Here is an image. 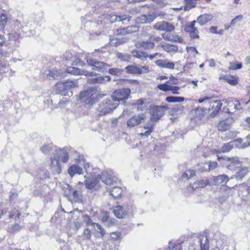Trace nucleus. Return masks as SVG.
I'll return each instance as SVG.
<instances>
[{
	"label": "nucleus",
	"instance_id": "1",
	"mask_svg": "<svg viewBox=\"0 0 250 250\" xmlns=\"http://www.w3.org/2000/svg\"><path fill=\"white\" fill-rule=\"evenodd\" d=\"M78 86V83L77 80H68L64 82H58L56 84L57 90L62 96L69 97H72L73 95V92L70 89Z\"/></svg>",
	"mask_w": 250,
	"mask_h": 250
},
{
	"label": "nucleus",
	"instance_id": "2",
	"mask_svg": "<svg viewBox=\"0 0 250 250\" xmlns=\"http://www.w3.org/2000/svg\"><path fill=\"white\" fill-rule=\"evenodd\" d=\"M119 104L115 103L110 98H107L100 104L97 109V114L100 116L109 114Z\"/></svg>",
	"mask_w": 250,
	"mask_h": 250
},
{
	"label": "nucleus",
	"instance_id": "3",
	"mask_svg": "<svg viewBox=\"0 0 250 250\" xmlns=\"http://www.w3.org/2000/svg\"><path fill=\"white\" fill-rule=\"evenodd\" d=\"M131 90L129 88H122L114 91L111 96V99L115 103L119 104L120 102L124 103V101L128 99Z\"/></svg>",
	"mask_w": 250,
	"mask_h": 250
},
{
	"label": "nucleus",
	"instance_id": "4",
	"mask_svg": "<svg viewBox=\"0 0 250 250\" xmlns=\"http://www.w3.org/2000/svg\"><path fill=\"white\" fill-rule=\"evenodd\" d=\"M168 108L167 105H154L150 108V121L156 122L163 116Z\"/></svg>",
	"mask_w": 250,
	"mask_h": 250
},
{
	"label": "nucleus",
	"instance_id": "5",
	"mask_svg": "<svg viewBox=\"0 0 250 250\" xmlns=\"http://www.w3.org/2000/svg\"><path fill=\"white\" fill-rule=\"evenodd\" d=\"M86 61L88 66L92 67L93 70L100 72H104L110 66L109 64L105 62L96 61L92 58L87 57Z\"/></svg>",
	"mask_w": 250,
	"mask_h": 250
},
{
	"label": "nucleus",
	"instance_id": "6",
	"mask_svg": "<svg viewBox=\"0 0 250 250\" xmlns=\"http://www.w3.org/2000/svg\"><path fill=\"white\" fill-rule=\"evenodd\" d=\"M160 39L159 37H154L153 36H150L148 41H138L136 46L137 48H142L145 50H151L154 48L155 43L154 40L158 41Z\"/></svg>",
	"mask_w": 250,
	"mask_h": 250
},
{
	"label": "nucleus",
	"instance_id": "7",
	"mask_svg": "<svg viewBox=\"0 0 250 250\" xmlns=\"http://www.w3.org/2000/svg\"><path fill=\"white\" fill-rule=\"evenodd\" d=\"M146 118V115L144 113L135 114L127 121V126L130 128H133L141 124Z\"/></svg>",
	"mask_w": 250,
	"mask_h": 250
},
{
	"label": "nucleus",
	"instance_id": "8",
	"mask_svg": "<svg viewBox=\"0 0 250 250\" xmlns=\"http://www.w3.org/2000/svg\"><path fill=\"white\" fill-rule=\"evenodd\" d=\"M246 124L250 127V117L247 118L245 120ZM247 140L244 142L241 138L235 139V147L239 149H245L250 146V134L246 137Z\"/></svg>",
	"mask_w": 250,
	"mask_h": 250
},
{
	"label": "nucleus",
	"instance_id": "9",
	"mask_svg": "<svg viewBox=\"0 0 250 250\" xmlns=\"http://www.w3.org/2000/svg\"><path fill=\"white\" fill-rule=\"evenodd\" d=\"M153 28L156 30L166 32H171L175 29L174 26L172 23L165 21L155 23Z\"/></svg>",
	"mask_w": 250,
	"mask_h": 250
},
{
	"label": "nucleus",
	"instance_id": "10",
	"mask_svg": "<svg viewBox=\"0 0 250 250\" xmlns=\"http://www.w3.org/2000/svg\"><path fill=\"white\" fill-rule=\"evenodd\" d=\"M50 167L54 175H58L61 173L62 168L59 163V157L56 154L51 158Z\"/></svg>",
	"mask_w": 250,
	"mask_h": 250
},
{
	"label": "nucleus",
	"instance_id": "11",
	"mask_svg": "<svg viewBox=\"0 0 250 250\" xmlns=\"http://www.w3.org/2000/svg\"><path fill=\"white\" fill-rule=\"evenodd\" d=\"M100 177L102 178V180L103 181L104 180V175L102 176H100L99 174L95 175L94 176H92L91 177H86L84 176V177L86 178L85 179V186L86 188L88 189H92L95 188L98 183V178Z\"/></svg>",
	"mask_w": 250,
	"mask_h": 250
},
{
	"label": "nucleus",
	"instance_id": "12",
	"mask_svg": "<svg viewBox=\"0 0 250 250\" xmlns=\"http://www.w3.org/2000/svg\"><path fill=\"white\" fill-rule=\"evenodd\" d=\"M210 103V108H209L210 116L211 117H214L220 110L222 106V103L220 101H213L209 102Z\"/></svg>",
	"mask_w": 250,
	"mask_h": 250
},
{
	"label": "nucleus",
	"instance_id": "13",
	"mask_svg": "<svg viewBox=\"0 0 250 250\" xmlns=\"http://www.w3.org/2000/svg\"><path fill=\"white\" fill-rule=\"evenodd\" d=\"M131 17L129 15L123 14L121 15H112L110 16V21L112 23L116 22H120L122 24H125V21L127 20L129 21L131 20Z\"/></svg>",
	"mask_w": 250,
	"mask_h": 250
},
{
	"label": "nucleus",
	"instance_id": "14",
	"mask_svg": "<svg viewBox=\"0 0 250 250\" xmlns=\"http://www.w3.org/2000/svg\"><path fill=\"white\" fill-rule=\"evenodd\" d=\"M155 19L152 15H142L136 19V22L138 24L150 23Z\"/></svg>",
	"mask_w": 250,
	"mask_h": 250
},
{
	"label": "nucleus",
	"instance_id": "15",
	"mask_svg": "<svg viewBox=\"0 0 250 250\" xmlns=\"http://www.w3.org/2000/svg\"><path fill=\"white\" fill-rule=\"evenodd\" d=\"M155 62L158 66L164 68L173 69L175 66V63L169 62L167 59L158 60Z\"/></svg>",
	"mask_w": 250,
	"mask_h": 250
},
{
	"label": "nucleus",
	"instance_id": "16",
	"mask_svg": "<svg viewBox=\"0 0 250 250\" xmlns=\"http://www.w3.org/2000/svg\"><path fill=\"white\" fill-rule=\"evenodd\" d=\"M142 69L147 71V68L146 66H142V68L135 66V65H128L125 67V70L126 72L134 74H141L142 73Z\"/></svg>",
	"mask_w": 250,
	"mask_h": 250
},
{
	"label": "nucleus",
	"instance_id": "17",
	"mask_svg": "<svg viewBox=\"0 0 250 250\" xmlns=\"http://www.w3.org/2000/svg\"><path fill=\"white\" fill-rule=\"evenodd\" d=\"M213 18V16L212 14H204L198 17L197 19V22L198 23L200 26H203L211 21Z\"/></svg>",
	"mask_w": 250,
	"mask_h": 250
},
{
	"label": "nucleus",
	"instance_id": "18",
	"mask_svg": "<svg viewBox=\"0 0 250 250\" xmlns=\"http://www.w3.org/2000/svg\"><path fill=\"white\" fill-rule=\"evenodd\" d=\"M161 46L164 50L168 53H176L178 51V50L177 45L166 43L165 42H161Z\"/></svg>",
	"mask_w": 250,
	"mask_h": 250
},
{
	"label": "nucleus",
	"instance_id": "19",
	"mask_svg": "<svg viewBox=\"0 0 250 250\" xmlns=\"http://www.w3.org/2000/svg\"><path fill=\"white\" fill-rule=\"evenodd\" d=\"M139 30V27L136 25H131L125 28H123L118 30L119 34H127L137 32Z\"/></svg>",
	"mask_w": 250,
	"mask_h": 250
},
{
	"label": "nucleus",
	"instance_id": "20",
	"mask_svg": "<svg viewBox=\"0 0 250 250\" xmlns=\"http://www.w3.org/2000/svg\"><path fill=\"white\" fill-rule=\"evenodd\" d=\"M81 165H73L71 167H70L68 169V174L72 177L74 174L77 173L79 174H81L83 173V169L80 166Z\"/></svg>",
	"mask_w": 250,
	"mask_h": 250
},
{
	"label": "nucleus",
	"instance_id": "21",
	"mask_svg": "<svg viewBox=\"0 0 250 250\" xmlns=\"http://www.w3.org/2000/svg\"><path fill=\"white\" fill-rule=\"evenodd\" d=\"M249 168L247 167L239 168L235 167V179L237 180H241L249 172Z\"/></svg>",
	"mask_w": 250,
	"mask_h": 250
},
{
	"label": "nucleus",
	"instance_id": "22",
	"mask_svg": "<svg viewBox=\"0 0 250 250\" xmlns=\"http://www.w3.org/2000/svg\"><path fill=\"white\" fill-rule=\"evenodd\" d=\"M113 212L115 216L118 218H124L126 215V212L124 210L121 206H117L113 208Z\"/></svg>",
	"mask_w": 250,
	"mask_h": 250
},
{
	"label": "nucleus",
	"instance_id": "23",
	"mask_svg": "<svg viewBox=\"0 0 250 250\" xmlns=\"http://www.w3.org/2000/svg\"><path fill=\"white\" fill-rule=\"evenodd\" d=\"M209 184L208 179H202L198 180L197 182H194L190 185V187L192 189H196L198 188H204Z\"/></svg>",
	"mask_w": 250,
	"mask_h": 250
},
{
	"label": "nucleus",
	"instance_id": "24",
	"mask_svg": "<svg viewBox=\"0 0 250 250\" xmlns=\"http://www.w3.org/2000/svg\"><path fill=\"white\" fill-rule=\"evenodd\" d=\"M229 177L226 175H220L217 177H214V182L215 185L219 186L221 185L222 186L225 185L228 181Z\"/></svg>",
	"mask_w": 250,
	"mask_h": 250
},
{
	"label": "nucleus",
	"instance_id": "25",
	"mask_svg": "<svg viewBox=\"0 0 250 250\" xmlns=\"http://www.w3.org/2000/svg\"><path fill=\"white\" fill-rule=\"evenodd\" d=\"M233 146L234 141H231L225 144L221 148L219 149H214L213 151L216 153H219L221 152H228L233 148Z\"/></svg>",
	"mask_w": 250,
	"mask_h": 250
},
{
	"label": "nucleus",
	"instance_id": "26",
	"mask_svg": "<svg viewBox=\"0 0 250 250\" xmlns=\"http://www.w3.org/2000/svg\"><path fill=\"white\" fill-rule=\"evenodd\" d=\"M168 83H169L168 81L166 82L165 83L158 84L157 88L164 92L175 90V89H180L179 87L169 85Z\"/></svg>",
	"mask_w": 250,
	"mask_h": 250
},
{
	"label": "nucleus",
	"instance_id": "27",
	"mask_svg": "<svg viewBox=\"0 0 250 250\" xmlns=\"http://www.w3.org/2000/svg\"><path fill=\"white\" fill-rule=\"evenodd\" d=\"M131 53L133 57L143 61L146 60L148 57V55L146 52L136 49L133 50Z\"/></svg>",
	"mask_w": 250,
	"mask_h": 250
},
{
	"label": "nucleus",
	"instance_id": "28",
	"mask_svg": "<svg viewBox=\"0 0 250 250\" xmlns=\"http://www.w3.org/2000/svg\"><path fill=\"white\" fill-rule=\"evenodd\" d=\"M231 124L229 119L221 121L218 124V129L221 131H225L230 128Z\"/></svg>",
	"mask_w": 250,
	"mask_h": 250
},
{
	"label": "nucleus",
	"instance_id": "29",
	"mask_svg": "<svg viewBox=\"0 0 250 250\" xmlns=\"http://www.w3.org/2000/svg\"><path fill=\"white\" fill-rule=\"evenodd\" d=\"M55 154L59 156V159L61 158L64 163L66 162L69 159V155L64 149L58 150Z\"/></svg>",
	"mask_w": 250,
	"mask_h": 250
},
{
	"label": "nucleus",
	"instance_id": "30",
	"mask_svg": "<svg viewBox=\"0 0 250 250\" xmlns=\"http://www.w3.org/2000/svg\"><path fill=\"white\" fill-rule=\"evenodd\" d=\"M22 228L23 227L21 225L15 223L10 225L8 228L7 231L10 233H15L20 231Z\"/></svg>",
	"mask_w": 250,
	"mask_h": 250
},
{
	"label": "nucleus",
	"instance_id": "31",
	"mask_svg": "<svg viewBox=\"0 0 250 250\" xmlns=\"http://www.w3.org/2000/svg\"><path fill=\"white\" fill-rule=\"evenodd\" d=\"M109 192L112 196L116 198L120 197L122 194V190L120 187H114L109 190Z\"/></svg>",
	"mask_w": 250,
	"mask_h": 250
},
{
	"label": "nucleus",
	"instance_id": "32",
	"mask_svg": "<svg viewBox=\"0 0 250 250\" xmlns=\"http://www.w3.org/2000/svg\"><path fill=\"white\" fill-rule=\"evenodd\" d=\"M95 89V88L92 87L86 90L82 91L80 94V98L83 99L86 97L88 98L89 97H91L93 95Z\"/></svg>",
	"mask_w": 250,
	"mask_h": 250
},
{
	"label": "nucleus",
	"instance_id": "33",
	"mask_svg": "<svg viewBox=\"0 0 250 250\" xmlns=\"http://www.w3.org/2000/svg\"><path fill=\"white\" fill-rule=\"evenodd\" d=\"M200 243L201 250H208L209 245L208 239L207 236L203 237L202 239H200Z\"/></svg>",
	"mask_w": 250,
	"mask_h": 250
},
{
	"label": "nucleus",
	"instance_id": "34",
	"mask_svg": "<svg viewBox=\"0 0 250 250\" xmlns=\"http://www.w3.org/2000/svg\"><path fill=\"white\" fill-rule=\"evenodd\" d=\"M126 42V40L124 38H114L110 39L109 42L111 46H118Z\"/></svg>",
	"mask_w": 250,
	"mask_h": 250
},
{
	"label": "nucleus",
	"instance_id": "35",
	"mask_svg": "<svg viewBox=\"0 0 250 250\" xmlns=\"http://www.w3.org/2000/svg\"><path fill=\"white\" fill-rule=\"evenodd\" d=\"M184 100L185 98L183 97L168 96L166 98V101L168 103H180Z\"/></svg>",
	"mask_w": 250,
	"mask_h": 250
},
{
	"label": "nucleus",
	"instance_id": "36",
	"mask_svg": "<svg viewBox=\"0 0 250 250\" xmlns=\"http://www.w3.org/2000/svg\"><path fill=\"white\" fill-rule=\"evenodd\" d=\"M72 194L68 196V200L71 201L78 202L80 199V195L79 192L76 190H72Z\"/></svg>",
	"mask_w": 250,
	"mask_h": 250
},
{
	"label": "nucleus",
	"instance_id": "37",
	"mask_svg": "<svg viewBox=\"0 0 250 250\" xmlns=\"http://www.w3.org/2000/svg\"><path fill=\"white\" fill-rule=\"evenodd\" d=\"M154 125V124H146L144 125V128L145 129H147V130L145 131L144 133H141L140 135L141 136L145 135L147 137L148 136L151 134V133L152 132V131L153 130Z\"/></svg>",
	"mask_w": 250,
	"mask_h": 250
},
{
	"label": "nucleus",
	"instance_id": "38",
	"mask_svg": "<svg viewBox=\"0 0 250 250\" xmlns=\"http://www.w3.org/2000/svg\"><path fill=\"white\" fill-rule=\"evenodd\" d=\"M47 76L50 80L58 79L60 78V73L57 70H50Z\"/></svg>",
	"mask_w": 250,
	"mask_h": 250
},
{
	"label": "nucleus",
	"instance_id": "39",
	"mask_svg": "<svg viewBox=\"0 0 250 250\" xmlns=\"http://www.w3.org/2000/svg\"><path fill=\"white\" fill-rule=\"evenodd\" d=\"M185 2V9L189 10L196 5V0H184Z\"/></svg>",
	"mask_w": 250,
	"mask_h": 250
},
{
	"label": "nucleus",
	"instance_id": "40",
	"mask_svg": "<svg viewBox=\"0 0 250 250\" xmlns=\"http://www.w3.org/2000/svg\"><path fill=\"white\" fill-rule=\"evenodd\" d=\"M220 78L224 80L231 85H234V78L233 76L229 75H222Z\"/></svg>",
	"mask_w": 250,
	"mask_h": 250
},
{
	"label": "nucleus",
	"instance_id": "41",
	"mask_svg": "<svg viewBox=\"0 0 250 250\" xmlns=\"http://www.w3.org/2000/svg\"><path fill=\"white\" fill-rule=\"evenodd\" d=\"M196 117L202 119L205 115V110L203 108H198L196 110Z\"/></svg>",
	"mask_w": 250,
	"mask_h": 250
},
{
	"label": "nucleus",
	"instance_id": "42",
	"mask_svg": "<svg viewBox=\"0 0 250 250\" xmlns=\"http://www.w3.org/2000/svg\"><path fill=\"white\" fill-rule=\"evenodd\" d=\"M67 72L75 75H81L82 69L76 67H70L67 69Z\"/></svg>",
	"mask_w": 250,
	"mask_h": 250
},
{
	"label": "nucleus",
	"instance_id": "43",
	"mask_svg": "<svg viewBox=\"0 0 250 250\" xmlns=\"http://www.w3.org/2000/svg\"><path fill=\"white\" fill-rule=\"evenodd\" d=\"M123 72V70L121 69L117 68H112L109 69L108 72L109 74L113 75H116L119 76L120 75L122 72Z\"/></svg>",
	"mask_w": 250,
	"mask_h": 250
},
{
	"label": "nucleus",
	"instance_id": "44",
	"mask_svg": "<svg viewBox=\"0 0 250 250\" xmlns=\"http://www.w3.org/2000/svg\"><path fill=\"white\" fill-rule=\"evenodd\" d=\"M117 57L122 61H127L130 58V55L123 53H118L117 54Z\"/></svg>",
	"mask_w": 250,
	"mask_h": 250
},
{
	"label": "nucleus",
	"instance_id": "45",
	"mask_svg": "<svg viewBox=\"0 0 250 250\" xmlns=\"http://www.w3.org/2000/svg\"><path fill=\"white\" fill-rule=\"evenodd\" d=\"M79 165L81 166H83V168L85 172L87 173L88 168L90 167V164L89 163H86L85 160L83 159L82 161H80Z\"/></svg>",
	"mask_w": 250,
	"mask_h": 250
},
{
	"label": "nucleus",
	"instance_id": "46",
	"mask_svg": "<svg viewBox=\"0 0 250 250\" xmlns=\"http://www.w3.org/2000/svg\"><path fill=\"white\" fill-rule=\"evenodd\" d=\"M52 149V146L49 145H44L41 148V150L44 154L48 153Z\"/></svg>",
	"mask_w": 250,
	"mask_h": 250
},
{
	"label": "nucleus",
	"instance_id": "47",
	"mask_svg": "<svg viewBox=\"0 0 250 250\" xmlns=\"http://www.w3.org/2000/svg\"><path fill=\"white\" fill-rule=\"evenodd\" d=\"M90 82L93 83H103L104 82V77L103 76H99L95 78H94L93 79H91Z\"/></svg>",
	"mask_w": 250,
	"mask_h": 250
},
{
	"label": "nucleus",
	"instance_id": "48",
	"mask_svg": "<svg viewBox=\"0 0 250 250\" xmlns=\"http://www.w3.org/2000/svg\"><path fill=\"white\" fill-rule=\"evenodd\" d=\"M185 107L181 104L176 105L173 108V111L177 113H182L184 110Z\"/></svg>",
	"mask_w": 250,
	"mask_h": 250
},
{
	"label": "nucleus",
	"instance_id": "49",
	"mask_svg": "<svg viewBox=\"0 0 250 250\" xmlns=\"http://www.w3.org/2000/svg\"><path fill=\"white\" fill-rule=\"evenodd\" d=\"M191 38L195 39L199 38V32L197 29H194V30L188 31Z\"/></svg>",
	"mask_w": 250,
	"mask_h": 250
},
{
	"label": "nucleus",
	"instance_id": "50",
	"mask_svg": "<svg viewBox=\"0 0 250 250\" xmlns=\"http://www.w3.org/2000/svg\"><path fill=\"white\" fill-rule=\"evenodd\" d=\"M197 22L196 21H193L191 22H189L188 25L186 26V30L187 31L194 30V29H197L195 27V23Z\"/></svg>",
	"mask_w": 250,
	"mask_h": 250
},
{
	"label": "nucleus",
	"instance_id": "51",
	"mask_svg": "<svg viewBox=\"0 0 250 250\" xmlns=\"http://www.w3.org/2000/svg\"><path fill=\"white\" fill-rule=\"evenodd\" d=\"M84 218V222L87 225L91 226H95L96 223L93 222L92 220L89 216L85 215Z\"/></svg>",
	"mask_w": 250,
	"mask_h": 250
},
{
	"label": "nucleus",
	"instance_id": "52",
	"mask_svg": "<svg viewBox=\"0 0 250 250\" xmlns=\"http://www.w3.org/2000/svg\"><path fill=\"white\" fill-rule=\"evenodd\" d=\"M198 167H199L198 169L201 172H204L205 171L208 170V163H207L199 164L198 165Z\"/></svg>",
	"mask_w": 250,
	"mask_h": 250
},
{
	"label": "nucleus",
	"instance_id": "53",
	"mask_svg": "<svg viewBox=\"0 0 250 250\" xmlns=\"http://www.w3.org/2000/svg\"><path fill=\"white\" fill-rule=\"evenodd\" d=\"M172 39H173L172 42H174L182 43L184 42V40L181 36L176 35V34L173 35Z\"/></svg>",
	"mask_w": 250,
	"mask_h": 250
},
{
	"label": "nucleus",
	"instance_id": "54",
	"mask_svg": "<svg viewBox=\"0 0 250 250\" xmlns=\"http://www.w3.org/2000/svg\"><path fill=\"white\" fill-rule=\"evenodd\" d=\"M217 163L214 161L211 162L209 164L208 163V170L214 169L217 167Z\"/></svg>",
	"mask_w": 250,
	"mask_h": 250
},
{
	"label": "nucleus",
	"instance_id": "55",
	"mask_svg": "<svg viewBox=\"0 0 250 250\" xmlns=\"http://www.w3.org/2000/svg\"><path fill=\"white\" fill-rule=\"evenodd\" d=\"M95 226H96L97 228L99 230V232L101 233L102 236H104L105 234V231L103 227L98 223H96Z\"/></svg>",
	"mask_w": 250,
	"mask_h": 250
},
{
	"label": "nucleus",
	"instance_id": "56",
	"mask_svg": "<svg viewBox=\"0 0 250 250\" xmlns=\"http://www.w3.org/2000/svg\"><path fill=\"white\" fill-rule=\"evenodd\" d=\"M83 235L87 240L91 238V231L89 229H85L83 233Z\"/></svg>",
	"mask_w": 250,
	"mask_h": 250
},
{
	"label": "nucleus",
	"instance_id": "57",
	"mask_svg": "<svg viewBox=\"0 0 250 250\" xmlns=\"http://www.w3.org/2000/svg\"><path fill=\"white\" fill-rule=\"evenodd\" d=\"M109 216L107 212H103L102 214V220L104 222H108Z\"/></svg>",
	"mask_w": 250,
	"mask_h": 250
},
{
	"label": "nucleus",
	"instance_id": "58",
	"mask_svg": "<svg viewBox=\"0 0 250 250\" xmlns=\"http://www.w3.org/2000/svg\"><path fill=\"white\" fill-rule=\"evenodd\" d=\"M162 36L164 40L172 42L173 35L163 34Z\"/></svg>",
	"mask_w": 250,
	"mask_h": 250
},
{
	"label": "nucleus",
	"instance_id": "59",
	"mask_svg": "<svg viewBox=\"0 0 250 250\" xmlns=\"http://www.w3.org/2000/svg\"><path fill=\"white\" fill-rule=\"evenodd\" d=\"M75 190L73 189L71 186L69 185H67V188L66 189L65 191V195L68 198V196L70 195V194H71L72 190Z\"/></svg>",
	"mask_w": 250,
	"mask_h": 250
},
{
	"label": "nucleus",
	"instance_id": "60",
	"mask_svg": "<svg viewBox=\"0 0 250 250\" xmlns=\"http://www.w3.org/2000/svg\"><path fill=\"white\" fill-rule=\"evenodd\" d=\"M11 39H13L14 40H17L19 39L20 34L18 33H11L10 34V37Z\"/></svg>",
	"mask_w": 250,
	"mask_h": 250
},
{
	"label": "nucleus",
	"instance_id": "61",
	"mask_svg": "<svg viewBox=\"0 0 250 250\" xmlns=\"http://www.w3.org/2000/svg\"><path fill=\"white\" fill-rule=\"evenodd\" d=\"M144 100L142 99H140L137 100L135 103H133V105H142L144 104Z\"/></svg>",
	"mask_w": 250,
	"mask_h": 250
},
{
	"label": "nucleus",
	"instance_id": "62",
	"mask_svg": "<svg viewBox=\"0 0 250 250\" xmlns=\"http://www.w3.org/2000/svg\"><path fill=\"white\" fill-rule=\"evenodd\" d=\"M72 56V54L71 53H66V54H65V58L68 61H70V62H74V60L71 57Z\"/></svg>",
	"mask_w": 250,
	"mask_h": 250
},
{
	"label": "nucleus",
	"instance_id": "63",
	"mask_svg": "<svg viewBox=\"0 0 250 250\" xmlns=\"http://www.w3.org/2000/svg\"><path fill=\"white\" fill-rule=\"evenodd\" d=\"M75 64L76 65L83 66L85 65V63L83 61L80 59H77Z\"/></svg>",
	"mask_w": 250,
	"mask_h": 250
},
{
	"label": "nucleus",
	"instance_id": "64",
	"mask_svg": "<svg viewBox=\"0 0 250 250\" xmlns=\"http://www.w3.org/2000/svg\"><path fill=\"white\" fill-rule=\"evenodd\" d=\"M209 30L212 33L216 34L217 33V28L216 26H211Z\"/></svg>",
	"mask_w": 250,
	"mask_h": 250
}]
</instances>
